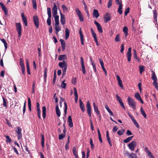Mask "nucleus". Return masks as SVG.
Segmentation results:
<instances>
[{"mask_svg": "<svg viewBox=\"0 0 158 158\" xmlns=\"http://www.w3.org/2000/svg\"><path fill=\"white\" fill-rule=\"evenodd\" d=\"M80 107L83 112L85 111V108L83 102L81 99H79Z\"/></svg>", "mask_w": 158, "mask_h": 158, "instance_id": "nucleus-20", "label": "nucleus"}, {"mask_svg": "<svg viewBox=\"0 0 158 158\" xmlns=\"http://www.w3.org/2000/svg\"><path fill=\"white\" fill-rule=\"evenodd\" d=\"M125 153L126 156L129 158H138L136 154L132 153L130 154L129 152L127 151H126Z\"/></svg>", "mask_w": 158, "mask_h": 158, "instance_id": "nucleus-8", "label": "nucleus"}, {"mask_svg": "<svg viewBox=\"0 0 158 158\" xmlns=\"http://www.w3.org/2000/svg\"><path fill=\"white\" fill-rule=\"evenodd\" d=\"M76 12L79 17V19L81 22H83L84 21V17L82 15L81 12L80 11L78 8H76Z\"/></svg>", "mask_w": 158, "mask_h": 158, "instance_id": "nucleus-7", "label": "nucleus"}, {"mask_svg": "<svg viewBox=\"0 0 158 158\" xmlns=\"http://www.w3.org/2000/svg\"><path fill=\"white\" fill-rule=\"evenodd\" d=\"M136 145L137 143L136 142L133 141L128 144V147L131 151H133L134 150Z\"/></svg>", "mask_w": 158, "mask_h": 158, "instance_id": "nucleus-5", "label": "nucleus"}, {"mask_svg": "<svg viewBox=\"0 0 158 158\" xmlns=\"http://www.w3.org/2000/svg\"><path fill=\"white\" fill-rule=\"evenodd\" d=\"M120 35L118 34L116 36L114 39V41L116 42H118L120 40Z\"/></svg>", "mask_w": 158, "mask_h": 158, "instance_id": "nucleus-51", "label": "nucleus"}, {"mask_svg": "<svg viewBox=\"0 0 158 158\" xmlns=\"http://www.w3.org/2000/svg\"><path fill=\"white\" fill-rule=\"evenodd\" d=\"M122 4H120L119 5V7L118 9V12L119 13L120 15L122 14L123 11L122 10Z\"/></svg>", "mask_w": 158, "mask_h": 158, "instance_id": "nucleus-36", "label": "nucleus"}, {"mask_svg": "<svg viewBox=\"0 0 158 158\" xmlns=\"http://www.w3.org/2000/svg\"><path fill=\"white\" fill-rule=\"evenodd\" d=\"M51 17H48L47 21L48 25L49 26H51Z\"/></svg>", "mask_w": 158, "mask_h": 158, "instance_id": "nucleus-53", "label": "nucleus"}, {"mask_svg": "<svg viewBox=\"0 0 158 158\" xmlns=\"http://www.w3.org/2000/svg\"><path fill=\"white\" fill-rule=\"evenodd\" d=\"M127 102L128 105L134 110H135L136 109V103L135 101L132 98H130L129 97L127 99Z\"/></svg>", "mask_w": 158, "mask_h": 158, "instance_id": "nucleus-2", "label": "nucleus"}, {"mask_svg": "<svg viewBox=\"0 0 158 158\" xmlns=\"http://www.w3.org/2000/svg\"><path fill=\"white\" fill-rule=\"evenodd\" d=\"M106 136L107 140L108 142L111 141L110 137L109 136V134L108 131H107L106 132Z\"/></svg>", "mask_w": 158, "mask_h": 158, "instance_id": "nucleus-56", "label": "nucleus"}, {"mask_svg": "<svg viewBox=\"0 0 158 158\" xmlns=\"http://www.w3.org/2000/svg\"><path fill=\"white\" fill-rule=\"evenodd\" d=\"M5 137L6 138V142L7 143H10L11 142V139L9 136L6 135Z\"/></svg>", "mask_w": 158, "mask_h": 158, "instance_id": "nucleus-45", "label": "nucleus"}, {"mask_svg": "<svg viewBox=\"0 0 158 158\" xmlns=\"http://www.w3.org/2000/svg\"><path fill=\"white\" fill-rule=\"evenodd\" d=\"M52 14L54 16L56 15L57 13V7L55 3L53 4V6L52 9Z\"/></svg>", "mask_w": 158, "mask_h": 158, "instance_id": "nucleus-16", "label": "nucleus"}, {"mask_svg": "<svg viewBox=\"0 0 158 158\" xmlns=\"http://www.w3.org/2000/svg\"><path fill=\"white\" fill-rule=\"evenodd\" d=\"M140 112L142 115L145 118H147V115L146 114L144 111L143 110V108L142 107H141L140 108Z\"/></svg>", "mask_w": 158, "mask_h": 158, "instance_id": "nucleus-34", "label": "nucleus"}, {"mask_svg": "<svg viewBox=\"0 0 158 158\" xmlns=\"http://www.w3.org/2000/svg\"><path fill=\"white\" fill-rule=\"evenodd\" d=\"M33 21L36 28H38L39 27V22L37 16L35 15L33 17Z\"/></svg>", "mask_w": 158, "mask_h": 158, "instance_id": "nucleus-9", "label": "nucleus"}, {"mask_svg": "<svg viewBox=\"0 0 158 158\" xmlns=\"http://www.w3.org/2000/svg\"><path fill=\"white\" fill-rule=\"evenodd\" d=\"M135 97L137 100L140 101L142 104L144 103L143 100H142L140 95L138 92H137L135 94Z\"/></svg>", "mask_w": 158, "mask_h": 158, "instance_id": "nucleus-18", "label": "nucleus"}, {"mask_svg": "<svg viewBox=\"0 0 158 158\" xmlns=\"http://www.w3.org/2000/svg\"><path fill=\"white\" fill-rule=\"evenodd\" d=\"M65 39L67 40L69 36L70 30L68 28H66L65 29Z\"/></svg>", "mask_w": 158, "mask_h": 158, "instance_id": "nucleus-23", "label": "nucleus"}, {"mask_svg": "<svg viewBox=\"0 0 158 158\" xmlns=\"http://www.w3.org/2000/svg\"><path fill=\"white\" fill-rule=\"evenodd\" d=\"M60 41L61 43V48L63 51H64L65 48V43L64 41L62 39H60Z\"/></svg>", "mask_w": 158, "mask_h": 158, "instance_id": "nucleus-22", "label": "nucleus"}, {"mask_svg": "<svg viewBox=\"0 0 158 158\" xmlns=\"http://www.w3.org/2000/svg\"><path fill=\"white\" fill-rule=\"evenodd\" d=\"M22 129L19 127H16L15 130V131L17 134V136L19 140H20L22 139Z\"/></svg>", "mask_w": 158, "mask_h": 158, "instance_id": "nucleus-3", "label": "nucleus"}, {"mask_svg": "<svg viewBox=\"0 0 158 158\" xmlns=\"http://www.w3.org/2000/svg\"><path fill=\"white\" fill-rule=\"evenodd\" d=\"M56 70H55L54 72V77H53V82L54 83V84H55V82L56 81Z\"/></svg>", "mask_w": 158, "mask_h": 158, "instance_id": "nucleus-54", "label": "nucleus"}, {"mask_svg": "<svg viewBox=\"0 0 158 158\" xmlns=\"http://www.w3.org/2000/svg\"><path fill=\"white\" fill-rule=\"evenodd\" d=\"M59 23L55 24V29L56 30V33L57 35L58 33V32L61 30V29L59 26Z\"/></svg>", "mask_w": 158, "mask_h": 158, "instance_id": "nucleus-28", "label": "nucleus"}, {"mask_svg": "<svg viewBox=\"0 0 158 158\" xmlns=\"http://www.w3.org/2000/svg\"><path fill=\"white\" fill-rule=\"evenodd\" d=\"M74 94L75 95V99L76 102L77 101L78 98V95L77 93V91L76 88H74Z\"/></svg>", "mask_w": 158, "mask_h": 158, "instance_id": "nucleus-29", "label": "nucleus"}, {"mask_svg": "<svg viewBox=\"0 0 158 158\" xmlns=\"http://www.w3.org/2000/svg\"><path fill=\"white\" fill-rule=\"evenodd\" d=\"M145 149L146 152L149 158H155L154 156L153 155L152 152L148 150L147 148L145 147Z\"/></svg>", "mask_w": 158, "mask_h": 158, "instance_id": "nucleus-15", "label": "nucleus"}, {"mask_svg": "<svg viewBox=\"0 0 158 158\" xmlns=\"http://www.w3.org/2000/svg\"><path fill=\"white\" fill-rule=\"evenodd\" d=\"M28 106L29 110L31 111V102L30 98H28Z\"/></svg>", "mask_w": 158, "mask_h": 158, "instance_id": "nucleus-35", "label": "nucleus"}, {"mask_svg": "<svg viewBox=\"0 0 158 158\" xmlns=\"http://www.w3.org/2000/svg\"><path fill=\"white\" fill-rule=\"evenodd\" d=\"M37 114L38 118L39 119H41V110L40 109H37Z\"/></svg>", "mask_w": 158, "mask_h": 158, "instance_id": "nucleus-57", "label": "nucleus"}, {"mask_svg": "<svg viewBox=\"0 0 158 158\" xmlns=\"http://www.w3.org/2000/svg\"><path fill=\"white\" fill-rule=\"evenodd\" d=\"M94 111L96 113L97 115L99 116V117H101V115L100 113V111L98 109V107H95L94 108Z\"/></svg>", "mask_w": 158, "mask_h": 158, "instance_id": "nucleus-37", "label": "nucleus"}, {"mask_svg": "<svg viewBox=\"0 0 158 158\" xmlns=\"http://www.w3.org/2000/svg\"><path fill=\"white\" fill-rule=\"evenodd\" d=\"M116 97L117 98V101L119 102H120L122 101V100L121 98L118 95V94H117L116 95Z\"/></svg>", "mask_w": 158, "mask_h": 158, "instance_id": "nucleus-59", "label": "nucleus"}, {"mask_svg": "<svg viewBox=\"0 0 158 158\" xmlns=\"http://www.w3.org/2000/svg\"><path fill=\"white\" fill-rule=\"evenodd\" d=\"M125 132V130L124 129H122L119 130L117 131V133L119 135H123Z\"/></svg>", "mask_w": 158, "mask_h": 158, "instance_id": "nucleus-39", "label": "nucleus"}, {"mask_svg": "<svg viewBox=\"0 0 158 158\" xmlns=\"http://www.w3.org/2000/svg\"><path fill=\"white\" fill-rule=\"evenodd\" d=\"M15 26L16 28V31L18 33V36L20 37L21 34L22 26L20 23H16Z\"/></svg>", "mask_w": 158, "mask_h": 158, "instance_id": "nucleus-4", "label": "nucleus"}, {"mask_svg": "<svg viewBox=\"0 0 158 158\" xmlns=\"http://www.w3.org/2000/svg\"><path fill=\"white\" fill-rule=\"evenodd\" d=\"M67 59V56L65 55H59L58 59L59 60H65Z\"/></svg>", "mask_w": 158, "mask_h": 158, "instance_id": "nucleus-27", "label": "nucleus"}, {"mask_svg": "<svg viewBox=\"0 0 158 158\" xmlns=\"http://www.w3.org/2000/svg\"><path fill=\"white\" fill-rule=\"evenodd\" d=\"M131 47H129L128 49L127 53V60L128 62H130L131 60Z\"/></svg>", "mask_w": 158, "mask_h": 158, "instance_id": "nucleus-12", "label": "nucleus"}, {"mask_svg": "<svg viewBox=\"0 0 158 158\" xmlns=\"http://www.w3.org/2000/svg\"><path fill=\"white\" fill-rule=\"evenodd\" d=\"M54 17V19L55 22V24L59 23V16L58 15H56V16Z\"/></svg>", "mask_w": 158, "mask_h": 158, "instance_id": "nucleus-47", "label": "nucleus"}, {"mask_svg": "<svg viewBox=\"0 0 158 158\" xmlns=\"http://www.w3.org/2000/svg\"><path fill=\"white\" fill-rule=\"evenodd\" d=\"M64 114H65V115H66L67 114V103L65 101H64Z\"/></svg>", "mask_w": 158, "mask_h": 158, "instance_id": "nucleus-44", "label": "nucleus"}, {"mask_svg": "<svg viewBox=\"0 0 158 158\" xmlns=\"http://www.w3.org/2000/svg\"><path fill=\"white\" fill-rule=\"evenodd\" d=\"M86 107L87 108V114L89 117L91 116V108L90 106V102L89 101L87 102L86 103Z\"/></svg>", "mask_w": 158, "mask_h": 158, "instance_id": "nucleus-6", "label": "nucleus"}, {"mask_svg": "<svg viewBox=\"0 0 158 158\" xmlns=\"http://www.w3.org/2000/svg\"><path fill=\"white\" fill-rule=\"evenodd\" d=\"M61 7L64 11L66 10L67 11H68V8L67 7H66V6L64 5H62Z\"/></svg>", "mask_w": 158, "mask_h": 158, "instance_id": "nucleus-63", "label": "nucleus"}, {"mask_svg": "<svg viewBox=\"0 0 158 158\" xmlns=\"http://www.w3.org/2000/svg\"><path fill=\"white\" fill-rule=\"evenodd\" d=\"M41 144L42 147L44 148V136L43 135H41Z\"/></svg>", "mask_w": 158, "mask_h": 158, "instance_id": "nucleus-33", "label": "nucleus"}, {"mask_svg": "<svg viewBox=\"0 0 158 158\" xmlns=\"http://www.w3.org/2000/svg\"><path fill=\"white\" fill-rule=\"evenodd\" d=\"M65 81H62L61 85V87L62 88L64 89H65L66 87V84L64 82Z\"/></svg>", "mask_w": 158, "mask_h": 158, "instance_id": "nucleus-52", "label": "nucleus"}, {"mask_svg": "<svg viewBox=\"0 0 158 158\" xmlns=\"http://www.w3.org/2000/svg\"><path fill=\"white\" fill-rule=\"evenodd\" d=\"M81 63L82 67V70L83 73L84 74H85L86 73V70L85 69V67L84 65V62L83 59L82 57H81Z\"/></svg>", "mask_w": 158, "mask_h": 158, "instance_id": "nucleus-13", "label": "nucleus"}, {"mask_svg": "<svg viewBox=\"0 0 158 158\" xmlns=\"http://www.w3.org/2000/svg\"><path fill=\"white\" fill-rule=\"evenodd\" d=\"M123 32L125 33H127L128 31V28L127 27H124L123 29Z\"/></svg>", "mask_w": 158, "mask_h": 158, "instance_id": "nucleus-62", "label": "nucleus"}, {"mask_svg": "<svg viewBox=\"0 0 158 158\" xmlns=\"http://www.w3.org/2000/svg\"><path fill=\"white\" fill-rule=\"evenodd\" d=\"M157 12L156 9L153 10V18L156 23H157Z\"/></svg>", "mask_w": 158, "mask_h": 158, "instance_id": "nucleus-30", "label": "nucleus"}, {"mask_svg": "<svg viewBox=\"0 0 158 158\" xmlns=\"http://www.w3.org/2000/svg\"><path fill=\"white\" fill-rule=\"evenodd\" d=\"M56 112L57 116L58 117H60V110L59 108L58 104H56Z\"/></svg>", "mask_w": 158, "mask_h": 158, "instance_id": "nucleus-21", "label": "nucleus"}, {"mask_svg": "<svg viewBox=\"0 0 158 158\" xmlns=\"http://www.w3.org/2000/svg\"><path fill=\"white\" fill-rule=\"evenodd\" d=\"M60 22L61 24L63 25L65 24V16L64 15H63L60 12Z\"/></svg>", "mask_w": 158, "mask_h": 158, "instance_id": "nucleus-17", "label": "nucleus"}, {"mask_svg": "<svg viewBox=\"0 0 158 158\" xmlns=\"http://www.w3.org/2000/svg\"><path fill=\"white\" fill-rule=\"evenodd\" d=\"M105 107L107 111L110 113L111 116H113L114 114L112 111L110 110L107 105L106 104L105 106Z\"/></svg>", "mask_w": 158, "mask_h": 158, "instance_id": "nucleus-38", "label": "nucleus"}, {"mask_svg": "<svg viewBox=\"0 0 158 158\" xmlns=\"http://www.w3.org/2000/svg\"><path fill=\"white\" fill-rule=\"evenodd\" d=\"M26 67L27 69V73L29 74H31L30 66L29 64L28 61L27 60H26Z\"/></svg>", "mask_w": 158, "mask_h": 158, "instance_id": "nucleus-31", "label": "nucleus"}, {"mask_svg": "<svg viewBox=\"0 0 158 158\" xmlns=\"http://www.w3.org/2000/svg\"><path fill=\"white\" fill-rule=\"evenodd\" d=\"M152 79L153 80L154 82L157 81V79L156 77V75L154 71H152Z\"/></svg>", "mask_w": 158, "mask_h": 158, "instance_id": "nucleus-24", "label": "nucleus"}, {"mask_svg": "<svg viewBox=\"0 0 158 158\" xmlns=\"http://www.w3.org/2000/svg\"><path fill=\"white\" fill-rule=\"evenodd\" d=\"M47 67H45L44 68V80L45 81H46V79L47 77Z\"/></svg>", "mask_w": 158, "mask_h": 158, "instance_id": "nucleus-43", "label": "nucleus"}, {"mask_svg": "<svg viewBox=\"0 0 158 158\" xmlns=\"http://www.w3.org/2000/svg\"><path fill=\"white\" fill-rule=\"evenodd\" d=\"M93 15L94 17L98 18L99 16V14L98 10L94 9L93 12Z\"/></svg>", "mask_w": 158, "mask_h": 158, "instance_id": "nucleus-25", "label": "nucleus"}, {"mask_svg": "<svg viewBox=\"0 0 158 158\" xmlns=\"http://www.w3.org/2000/svg\"><path fill=\"white\" fill-rule=\"evenodd\" d=\"M139 72L140 74H142V72L144 71V67L143 65H140L139 67Z\"/></svg>", "mask_w": 158, "mask_h": 158, "instance_id": "nucleus-40", "label": "nucleus"}, {"mask_svg": "<svg viewBox=\"0 0 158 158\" xmlns=\"http://www.w3.org/2000/svg\"><path fill=\"white\" fill-rule=\"evenodd\" d=\"M68 122L69 123V126L70 127H72L73 126V124L72 121L71 116H69L68 118Z\"/></svg>", "mask_w": 158, "mask_h": 158, "instance_id": "nucleus-19", "label": "nucleus"}, {"mask_svg": "<svg viewBox=\"0 0 158 158\" xmlns=\"http://www.w3.org/2000/svg\"><path fill=\"white\" fill-rule=\"evenodd\" d=\"M133 137H134V136H130V137H128L126 139L124 140L123 142L124 143H128L132 139V138Z\"/></svg>", "mask_w": 158, "mask_h": 158, "instance_id": "nucleus-32", "label": "nucleus"}, {"mask_svg": "<svg viewBox=\"0 0 158 158\" xmlns=\"http://www.w3.org/2000/svg\"><path fill=\"white\" fill-rule=\"evenodd\" d=\"M133 123H134V124L135 126L138 128H139V126L138 124V123L137 122L136 120L135 119L133 121H132Z\"/></svg>", "mask_w": 158, "mask_h": 158, "instance_id": "nucleus-61", "label": "nucleus"}, {"mask_svg": "<svg viewBox=\"0 0 158 158\" xmlns=\"http://www.w3.org/2000/svg\"><path fill=\"white\" fill-rule=\"evenodd\" d=\"M112 0H109L108 3L107 5L108 8H110L111 7L112 5Z\"/></svg>", "mask_w": 158, "mask_h": 158, "instance_id": "nucleus-60", "label": "nucleus"}, {"mask_svg": "<svg viewBox=\"0 0 158 158\" xmlns=\"http://www.w3.org/2000/svg\"><path fill=\"white\" fill-rule=\"evenodd\" d=\"M59 66L62 69L63 76L65 75L67 69V65L65 61H63L62 62H60L58 64Z\"/></svg>", "mask_w": 158, "mask_h": 158, "instance_id": "nucleus-1", "label": "nucleus"}, {"mask_svg": "<svg viewBox=\"0 0 158 158\" xmlns=\"http://www.w3.org/2000/svg\"><path fill=\"white\" fill-rule=\"evenodd\" d=\"M20 61H19V65L21 67H25V66L24 64V62L22 58H20L19 59Z\"/></svg>", "mask_w": 158, "mask_h": 158, "instance_id": "nucleus-46", "label": "nucleus"}, {"mask_svg": "<svg viewBox=\"0 0 158 158\" xmlns=\"http://www.w3.org/2000/svg\"><path fill=\"white\" fill-rule=\"evenodd\" d=\"M47 14L48 15V17H51L52 15H51V9L50 7H48L47 8Z\"/></svg>", "mask_w": 158, "mask_h": 158, "instance_id": "nucleus-42", "label": "nucleus"}, {"mask_svg": "<svg viewBox=\"0 0 158 158\" xmlns=\"http://www.w3.org/2000/svg\"><path fill=\"white\" fill-rule=\"evenodd\" d=\"M25 24V26H27V22L26 17L23 18H22Z\"/></svg>", "mask_w": 158, "mask_h": 158, "instance_id": "nucleus-58", "label": "nucleus"}, {"mask_svg": "<svg viewBox=\"0 0 158 158\" xmlns=\"http://www.w3.org/2000/svg\"><path fill=\"white\" fill-rule=\"evenodd\" d=\"M33 7L34 9H36L37 8V5L36 0H32Z\"/></svg>", "mask_w": 158, "mask_h": 158, "instance_id": "nucleus-48", "label": "nucleus"}, {"mask_svg": "<svg viewBox=\"0 0 158 158\" xmlns=\"http://www.w3.org/2000/svg\"><path fill=\"white\" fill-rule=\"evenodd\" d=\"M73 152L74 156L78 155L77 150L76 147H74L73 148Z\"/></svg>", "mask_w": 158, "mask_h": 158, "instance_id": "nucleus-41", "label": "nucleus"}, {"mask_svg": "<svg viewBox=\"0 0 158 158\" xmlns=\"http://www.w3.org/2000/svg\"><path fill=\"white\" fill-rule=\"evenodd\" d=\"M79 33L80 36V40L81 44L82 45H83L84 44V39L81 28H80L79 29Z\"/></svg>", "mask_w": 158, "mask_h": 158, "instance_id": "nucleus-14", "label": "nucleus"}, {"mask_svg": "<svg viewBox=\"0 0 158 158\" xmlns=\"http://www.w3.org/2000/svg\"><path fill=\"white\" fill-rule=\"evenodd\" d=\"M94 23L96 25L98 31L100 33H103V30L101 25L96 21H94Z\"/></svg>", "mask_w": 158, "mask_h": 158, "instance_id": "nucleus-11", "label": "nucleus"}, {"mask_svg": "<svg viewBox=\"0 0 158 158\" xmlns=\"http://www.w3.org/2000/svg\"><path fill=\"white\" fill-rule=\"evenodd\" d=\"M42 114L43 116V118L44 119L45 118L46 116V108L45 106H44L42 108Z\"/></svg>", "mask_w": 158, "mask_h": 158, "instance_id": "nucleus-26", "label": "nucleus"}, {"mask_svg": "<svg viewBox=\"0 0 158 158\" xmlns=\"http://www.w3.org/2000/svg\"><path fill=\"white\" fill-rule=\"evenodd\" d=\"M65 134H61L59 135V139L60 140H62L65 137Z\"/></svg>", "mask_w": 158, "mask_h": 158, "instance_id": "nucleus-55", "label": "nucleus"}, {"mask_svg": "<svg viewBox=\"0 0 158 158\" xmlns=\"http://www.w3.org/2000/svg\"><path fill=\"white\" fill-rule=\"evenodd\" d=\"M2 98L3 100V106L4 107H6L7 106V102L6 100L5 99V98L3 97H2Z\"/></svg>", "mask_w": 158, "mask_h": 158, "instance_id": "nucleus-50", "label": "nucleus"}, {"mask_svg": "<svg viewBox=\"0 0 158 158\" xmlns=\"http://www.w3.org/2000/svg\"><path fill=\"white\" fill-rule=\"evenodd\" d=\"M2 9L3 10L6 15L8 14V10L6 7L3 8Z\"/></svg>", "mask_w": 158, "mask_h": 158, "instance_id": "nucleus-64", "label": "nucleus"}, {"mask_svg": "<svg viewBox=\"0 0 158 158\" xmlns=\"http://www.w3.org/2000/svg\"><path fill=\"white\" fill-rule=\"evenodd\" d=\"M111 17L110 15L108 13L106 12L104 15V22L105 23H106L108 21L110 20Z\"/></svg>", "mask_w": 158, "mask_h": 158, "instance_id": "nucleus-10", "label": "nucleus"}, {"mask_svg": "<svg viewBox=\"0 0 158 158\" xmlns=\"http://www.w3.org/2000/svg\"><path fill=\"white\" fill-rule=\"evenodd\" d=\"M91 62L92 65L93 66V68L94 70V72L95 73H96V65H95V64L94 63V62L92 61L91 59Z\"/></svg>", "mask_w": 158, "mask_h": 158, "instance_id": "nucleus-49", "label": "nucleus"}]
</instances>
